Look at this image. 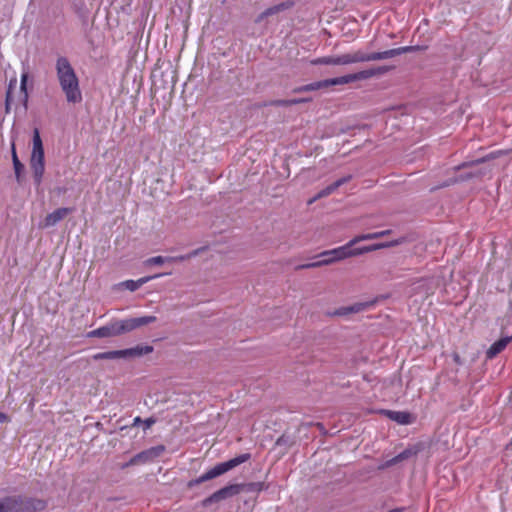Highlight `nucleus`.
<instances>
[{"instance_id":"obj_11","label":"nucleus","mask_w":512,"mask_h":512,"mask_svg":"<svg viewBox=\"0 0 512 512\" xmlns=\"http://www.w3.org/2000/svg\"><path fill=\"white\" fill-rule=\"evenodd\" d=\"M401 243H402V239H396V240H393V241H390V242L377 243V244H373V245H369V246H364V247H358V248L351 247V253H353V256H357V255H362V254H365V253H368V252L376 251V250H379V249H383V248H387V247H392V246H397V245H399Z\"/></svg>"},{"instance_id":"obj_15","label":"nucleus","mask_w":512,"mask_h":512,"mask_svg":"<svg viewBox=\"0 0 512 512\" xmlns=\"http://www.w3.org/2000/svg\"><path fill=\"white\" fill-rule=\"evenodd\" d=\"M510 339V337H504L494 342L486 352L487 358L492 359L503 351L508 345Z\"/></svg>"},{"instance_id":"obj_29","label":"nucleus","mask_w":512,"mask_h":512,"mask_svg":"<svg viewBox=\"0 0 512 512\" xmlns=\"http://www.w3.org/2000/svg\"><path fill=\"white\" fill-rule=\"evenodd\" d=\"M27 78H28V74L27 72L23 73L21 75V90L26 93V81H27Z\"/></svg>"},{"instance_id":"obj_34","label":"nucleus","mask_w":512,"mask_h":512,"mask_svg":"<svg viewBox=\"0 0 512 512\" xmlns=\"http://www.w3.org/2000/svg\"><path fill=\"white\" fill-rule=\"evenodd\" d=\"M7 421V415L3 412H0V423Z\"/></svg>"},{"instance_id":"obj_26","label":"nucleus","mask_w":512,"mask_h":512,"mask_svg":"<svg viewBox=\"0 0 512 512\" xmlns=\"http://www.w3.org/2000/svg\"><path fill=\"white\" fill-rule=\"evenodd\" d=\"M412 455V451L410 449H406L404 450L403 452H401L400 454H398L397 456H395L394 458H392L388 464L389 465H393V464H396L404 459H407L408 457H410Z\"/></svg>"},{"instance_id":"obj_22","label":"nucleus","mask_w":512,"mask_h":512,"mask_svg":"<svg viewBox=\"0 0 512 512\" xmlns=\"http://www.w3.org/2000/svg\"><path fill=\"white\" fill-rule=\"evenodd\" d=\"M311 64H313V65H338V57H337V55L320 57V58L312 60Z\"/></svg>"},{"instance_id":"obj_23","label":"nucleus","mask_w":512,"mask_h":512,"mask_svg":"<svg viewBox=\"0 0 512 512\" xmlns=\"http://www.w3.org/2000/svg\"><path fill=\"white\" fill-rule=\"evenodd\" d=\"M184 259H185V257H183V256L177 257V258H166L163 256H155V257H151V258L147 259L145 263H146V265H161L167 261L184 260Z\"/></svg>"},{"instance_id":"obj_9","label":"nucleus","mask_w":512,"mask_h":512,"mask_svg":"<svg viewBox=\"0 0 512 512\" xmlns=\"http://www.w3.org/2000/svg\"><path fill=\"white\" fill-rule=\"evenodd\" d=\"M121 327L119 321L111 322L110 324L97 328L89 333L90 337H99V338H106V337H113L121 335Z\"/></svg>"},{"instance_id":"obj_21","label":"nucleus","mask_w":512,"mask_h":512,"mask_svg":"<svg viewBox=\"0 0 512 512\" xmlns=\"http://www.w3.org/2000/svg\"><path fill=\"white\" fill-rule=\"evenodd\" d=\"M318 257L320 258V260L304 264L301 266V268H315L334 263L332 256H320L319 254Z\"/></svg>"},{"instance_id":"obj_32","label":"nucleus","mask_w":512,"mask_h":512,"mask_svg":"<svg viewBox=\"0 0 512 512\" xmlns=\"http://www.w3.org/2000/svg\"><path fill=\"white\" fill-rule=\"evenodd\" d=\"M16 84V79H13L10 81V84H9V88H8V91H7V101L10 99V96H11V89H12V86Z\"/></svg>"},{"instance_id":"obj_4","label":"nucleus","mask_w":512,"mask_h":512,"mask_svg":"<svg viewBox=\"0 0 512 512\" xmlns=\"http://www.w3.org/2000/svg\"><path fill=\"white\" fill-rule=\"evenodd\" d=\"M412 50H414V47L406 46V47H400V48L386 50L383 52L366 53L364 51L357 50L352 53H353L355 63H362V62L389 59V58L401 55L403 53H406V52H409Z\"/></svg>"},{"instance_id":"obj_14","label":"nucleus","mask_w":512,"mask_h":512,"mask_svg":"<svg viewBox=\"0 0 512 512\" xmlns=\"http://www.w3.org/2000/svg\"><path fill=\"white\" fill-rule=\"evenodd\" d=\"M383 413L391 420L401 425H407L412 422V416L408 412L385 410Z\"/></svg>"},{"instance_id":"obj_2","label":"nucleus","mask_w":512,"mask_h":512,"mask_svg":"<svg viewBox=\"0 0 512 512\" xmlns=\"http://www.w3.org/2000/svg\"><path fill=\"white\" fill-rule=\"evenodd\" d=\"M380 69H367L340 77L316 81L296 88L295 92H309L336 85H345L359 80L369 79L379 73Z\"/></svg>"},{"instance_id":"obj_16","label":"nucleus","mask_w":512,"mask_h":512,"mask_svg":"<svg viewBox=\"0 0 512 512\" xmlns=\"http://www.w3.org/2000/svg\"><path fill=\"white\" fill-rule=\"evenodd\" d=\"M349 180V177H344V178H341L337 181H335L334 183H332L331 185L327 186L325 189L321 190L313 199H311L309 201V203H313L314 201L322 198V197H325V196H328L330 195L331 193H333L338 187H340L342 184H344L345 182H347Z\"/></svg>"},{"instance_id":"obj_33","label":"nucleus","mask_w":512,"mask_h":512,"mask_svg":"<svg viewBox=\"0 0 512 512\" xmlns=\"http://www.w3.org/2000/svg\"><path fill=\"white\" fill-rule=\"evenodd\" d=\"M142 422H143V420L140 417H136L133 420V425L136 426V425L142 424Z\"/></svg>"},{"instance_id":"obj_8","label":"nucleus","mask_w":512,"mask_h":512,"mask_svg":"<svg viewBox=\"0 0 512 512\" xmlns=\"http://www.w3.org/2000/svg\"><path fill=\"white\" fill-rule=\"evenodd\" d=\"M358 242H353V239L350 240L347 244L334 248L332 250H327L320 253V256H332L334 262L343 260L349 257H353V253H351V247H353Z\"/></svg>"},{"instance_id":"obj_24","label":"nucleus","mask_w":512,"mask_h":512,"mask_svg":"<svg viewBox=\"0 0 512 512\" xmlns=\"http://www.w3.org/2000/svg\"><path fill=\"white\" fill-rule=\"evenodd\" d=\"M285 8H286L285 4H279V5L272 6V7L268 8V9H266L264 12H262L259 15L257 21L259 22V21L263 20L264 18H266L268 16H271L273 14H276V13L280 12L281 10H283Z\"/></svg>"},{"instance_id":"obj_12","label":"nucleus","mask_w":512,"mask_h":512,"mask_svg":"<svg viewBox=\"0 0 512 512\" xmlns=\"http://www.w3.org/2000/svg\"><path fill=\"white\" fill-rule=\"evenodd\" d=\"M71 212L70 208H58L52 213H49L43 222V227L55 226L58 222L64 219Z\"/></svg>"},{"instance_id":"obj_27","label":"nucleus","mask_w":512,"mask_h":512,"mask_svg":"<svg viewBox=\"0 0 512 512\" xmlns=\"http://www.w3.org/2000/svg\"><path fill=\"white\" fill-rule=\"evenodd\" d=\"M12 156H13L14 169H15L16 174L18 175L20 173V170L23 168V165L19 161L14 147L12 148Z\"/></svg>"},{"instance_id":"obj_13","label":"nucleus","mask_w":512,"mask_h":512,"mask_svg":"<svg viewBox=\"0 0 512 512\" xmlns=\"http://www.w3.org/2000/svg\"><path fill=\"white\" fill-rule=\"evenodd\" d=\"M241 485H230L216 491L210 498L211 501H219L227 497L238 494L241 491Z\"/></svg>"},{"instance_id":"obj_25","label":"nucleus","mask_w":512,"mask_h":512,"mask_svg":"<svg viewBox=\"0 0 512 512\" xmlns=\"http://www.w3.org/2000/svg\"><path fill=\"white\" fill-rule=\"evenodd\" d=\"M337 57H338V65L355 64L352 52L341 54V55H337Z\"/></svg>"},{"instance_id":"obj_18","label":"nucleus","mask_w":512,"mask_h":512,"mask_svg":"<svg viewBox=\"0 0 512 512\" xmlns=\"http://www.w3.org/2000/svg\"><path fill=\"white\" fill-rule=\"evenodd\" d=\"M163 450V447H156V448H151L147 451H144V452H141L139 454H137L133 461H137V462H146L154 457H157L159 456V454L162 452Z\"/></svg>"},{"instance_id":"obj_5","label":"nucleus","mask_w":512,"mask_h":512,"mask_svg":"<svg viewBox=\"0 0 512 512\" xmlns=\"http://www.w3.org/2000/svg\"><path fill=\"white\" fill-rule=\"evenodd\" d=\"M153 351V347L149 345H138L133 348L123 349V350H115V351H107V352H99L93 356L94 360H103V359H120V358H129L147 355Z\"/></svg>"},{"instance_id":"obj_10","label":"nucleus","mask_w":512,"mask_h":512,"mask_svg":"<svg viewBox=\"0 0 512 512\" xmlns=\"http://www.w3.org/2000/svg\"><path fill=\"white\" fill-rule=\"evenodd\" d=\"M23 502L19 496H7L0 498V512H19Z\"/></svg>"},{"instance_id":"obj_19","label":"nucleus","mask_w":512,"mask_h":512,"mask_svg":"<svg viewBox=\"0 0 512 512\" xmlns=\"http://www.w3.org/2000/svg\"><path fill=\"white\" fill-rule=\"evenodd\" d=\"M368 306H369L368 303H355L350 306H345V307L339 308L336 311V314L342 316V315H347V314H351V313H358V312L365 310Z\"/></svg>"},{"instance_id":"obj_28","label":"nucleus","mask_w":512,"mask_h":512,"mask_svg":"<svg viewBox=\"0 0 512 512\" xmlns=\"http://www.w3.org/2000/svg\"><path fill=\"white\" fill-rule=\"evenodd\" d=\"M156 422V420L152 417L150 418H147L145 420H143L142 424L144 426V429L147 430L149 429L154 423Z\"/></svg>"},{"instance_id":"obj_30","label":"nucleus","mask_w":512,"mask_h":512,"mask_svg":"<svg viewBox=\"0 0 512 512\" xmlns=\"http://www.w3.org/2000/svg\"><path fill=\"white\" fill-rule=\"evenodd\" d=\"M306 101H308V100L307 99H294V100L285 101L283 103L287 104V105H292V104L303 103V102H306Z\"/></svg>"},{"instance_id":"obj_17","label":"nucleus","mask_w":512,"mask_h":512,"mask_svg":"<svg viewBox=\"0 0 512 512\" xmlns=\"http://www.w3.org/2000/svg\"><path fill=\"white\" fill-rule=\"evenodd\" d=\"M161 276V274L159 275H155V276H147V277H142L136 281L134 280H126L122 283V286L124 288H126L127 290L129 291H136L137 289H139L142 285H144L145 283H147L148 281H150L151 279H154L156 277H159Z\"/></svg>"},{"instance_id":"obj_20","label":"nucleus","mask_w":512,"mask_h":512,"mask_svg":"<svg viewBox=\"0 0 512 512\" xmlns=\"http://www.w3.org/2000/svg\"><path fill=\"white\" fill-rule=\"evenodd\" d=\"M391 233V230H383L379 232H373V233H367V234H361L353 238V242H361L365 240H374L381 237H384L386 235H389Z\"/></svg>"},{"instance_id":"obj_35","label":"nucleus","mask_w":512,"mask_h":512,"mask_svg":"<svg viewBox=\"0 0 512 512\" xmlns=\"http://www.w3.org/2000/svg\"><path fill=\"white\" fill-rule=\"evenodd\" d=\"M510 308L512 309V301L510 302Z\"/></svg>"},{"instance_id":"obj_1","label":"nucleus","mask_w":512,"mask_h":512,"mask_svg":"<svg viewBox=\"0 0 512 512\" xmlns=\"http://www.w3.org/2000/svg\"><path fill=\"white\" fill-rule=\"evenodd\" d=\"M57 78L62 91L69 103H79L82 100V94L79 87L78 77L65 57H59L56 62Z\"/></svg>"},{"instance_id":"obj_6","label":"nucleus","mask_w":512,"mask_h":512,"mask_svg":"<svg viewBox=\"0 0 512 512\" xmlns=\"http://www.w3.org/2000/svg\"><path fill=\"white\" fill-rule=\"evenodd\" d=\"M249 459V454H242L240 456H237L233 459H230L229 461L217 464L204 474H202L195 482L196 483H203L208 480H211L213 478H216L229 470L233 469L234 467L240 465L241 463H244Z\"/></svg>"},{"instance_id":"obj_3","label":"nucleus","mask_w":512,"mask_h":512,"mask_svg":"<svg viewBox=\"0 0 512 512\" xmlns=\"http://www.w3.org/2000/svg\"><path fill=\"white\" fill-rule=\"evenodd\" d=\"M30 167L35 183L40 185L45 172V162L43 143L37 128H35L33 131V145L30 158Z\"/></svg>"},{"instance_id":"obj_7","label":"nucleus","mask_w":512,"mask_h":512,"mask_svg":"<svg viewBox=\"0 0 512 512\" xmlns=\"http://www.w3.org/2000/svg\"><path fill=\"white\" fill-rule=\"evenodd\" d=\"M156 320H157V318L155 316L147 315V316H142V317L123 319V320H120L119 323H120V327H121V332L123 334L126 332H130L132 330H135L139 327L151 324V323L155 322Z\"/></svg>"},{"instance_id":"obj_31","label":"nucleus","mask_w":512,"mask_h":512,"mask_svg":"<svg viewBox=\"0 0 512 512\" xmlns=\"http://www.w3.org/2000/svg\"><path fill=\"white\" fill-rule=\"evenodd\" d=\"M250 486H251V489H252V490H258V491H260V490H262V489H263L264 484H263V483H253V484H251Z\"/></svg>"}]
</instances>
